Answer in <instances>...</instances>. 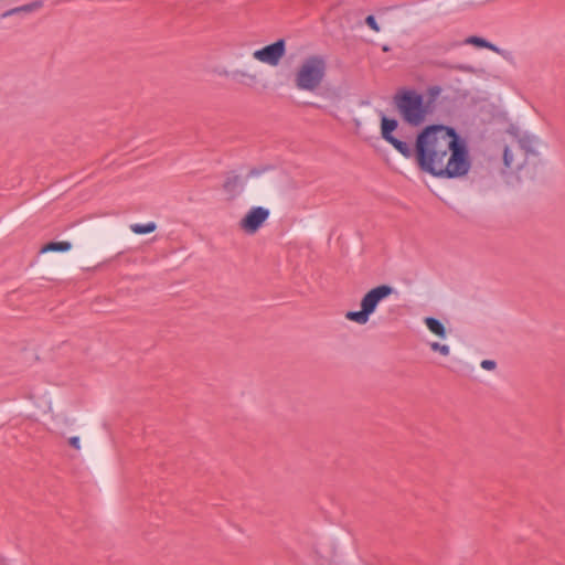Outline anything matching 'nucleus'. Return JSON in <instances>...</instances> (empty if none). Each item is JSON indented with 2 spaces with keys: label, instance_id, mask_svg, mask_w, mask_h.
Returning a JSON list of instances; mask_svg holds the SVG:
<instances>
[{
  "label": "nucleus",
  "instance_id": "obj_22",
  "mask_svg": "<svg viewBox=\"0 0 565 565\" xmlns=\"http://www.w3.org/2000/svg\"><path fill=\"white\" fill-rule=\"evenodd\" d=\"M259 173H260V171H259V170H257V169H252V170L249 171L248 175H249V177H252V175H257V174H259Z\"/></svg>",
  "mask_w": 565,
  "mask_h": 565
},
{
  "label": "nucleus",
  "instance_id": "obj_4",
  "mask_svg": "<svg viewBox=\"0 0 565 565\" xmlns=\"http://www.w3.org/2000/svg\"><path fill=\"white\" fill-rule=\"evenodd\" d=\"M394 292L390 285H380L367 291L361 300V310L348 311L345 318L359 324H365L370 316L376 310L377 305Z\"/></svg>",
  "mask_w": 565,
  "mask_h": 565
},
{
  "label": "nucleus",
  "instance_id": "obj_20",
  "mask_svg": "<svg viewBox=\"0 0 565 565\" xmlns=\"http://www.w3.org/2000/svg\"><path fill=\"white\" fill-rule=\"evenodd\" d=\"M68 444H70L73 448H75V449H79V438H78V437H76V436L71 437V438L68 439Z\"/></svg>",
  "mask_w": 565,
  "mask_h": 565
},
{
  "label": "nucleus",
  "instance_id": "obj_9",
  "mask_svg": "<svg viewBox=\"0 0 565 565\" xmlns=\"http://www.w3.org/2000/svg\"><path fill=\"white\" fill-rule=\"evenodd\" d=\"M425 324L430 332L438 335L439 338L444 339L446 337V328L438 319L427 317L425 318Z\"/></svg>",
  "mask_w": 565,
  "mask_h": 565
},
{
  "label": "nucleus",
  "instance_id": "obj_3",
  "mask_svg": "<svg viewBox=\"0 0 565 565\" xmlns=\"http://www.w3.org/2000/svg\"><path fill=\"white\" fill-rule=\"evenodd\" d=\"M393 103L403 120L408 125L419 126L424 122L427 110L424 97L417 92L401 89L394 95Z\"/></svg>",
  "mask_w": 565,
  "mask_h": 565
},
{
  "label": "nucleus",
  "instance_id": "obj_6",
  "mask_svg": "<svg viewBox=\"0 0 565 565\" xmlns=\"http://www.w3.org/2000/svg\"><path fill=\"white\" fill-rule=\"evenodd\" d=\"M285 54L286 42L284 39H279L271 44H268L259 50H256L253 53V57L270 66H277Z\"/></svg>",
  "mask_w": 565,
  "mask_h": 565
},
{
  "label": "nucleus",
  "instance_id": "obj_10",
  "mask_svg": "<svg viewBox=\"0 0 565 565\" xmlns=\"http://www.w3.org/2000/svg\"><path fill=\"white\" fill-rule=\"evenodd\" d=\"M72 248V244L70 242H50L47 244H45L42 248H41V253H46V252H67Z\"/></svg>",
  "mask_w": 565,
  "mask_h": 565
},
{
  "label": "nucleus",
  "instance_id": "obj_7",
  "mask_svg": "<svg viewBox=\"0 0 565 565\" xmlns=\"http://www.w3.org/2000/svg\"><path fill=\"white\" fill-rule=\"evenodd\" d=\"M269 211L263 206L252 207L239 221V227L247 234H255L268 218Z\"/></svg>",
  "mask_w": 565,
  "mask_h": 565
},
{
  "label": "nucleus",
  "instance_id": "obj_5",
  "mask_svg": "<svg viewBox=\"0 0 565 565\" xmlns=\"http://www.w3.org/2000/svg\"><path fill=\"white\" fill-rule=\"evenodd\" d=\"M398 121L394 118L386 117L381 111V136L388 142L396 151H398L406 159L415 158L417 162V139L415 140L414 147L403 140L397 139L393 132L397 129Z\"/></svg>",
  "mask_w": 565,
  "mask_h": 565
},
{
  "label": "nucleus",
  "instance_id": "obj_21",
  "mask_svg": "<svg viewBox=\"0 0 565 565\" xmlns=\"http://www.w3.org/2000/svg\"><path fill=\"white\" fill-rule=\"evenodd\" d=\"M19 12H22L21 7L13 8V9H10V10L6 11V12L2 14V17L13 15V14L19 13Z\"/></svg>",
  "mask_w": 565,
  "mask_h": 565
},
{
  "label": "nucleus",
  "instance_id": "obj_15",
  "mask_svg": "<svg viewBox=\"0 0 565 565\" xmlns=\"http://www.w3.org/2000/svg\"><path fill=\"white\" fill-rule=\"evenodd\" d=\"M222 75L224 76H228L230 75V72L227 71H224L223 73H221ZM231 75L236 78V77H247L249 78L252 82H255L256 81V75L254 74H247L246 72L244 71H241V70H236L234 72L231 73Z\"/></svg>",
  "mask_w": 565,
  "mask_h": 565
},
{
  "label": "nucleus",
  "instance_id": "obj_16",
  "mask_svg": "<svg viewBox=\"0 0 565 565\" xmlns=\"http://www.w3.org/2000/svg\"><path fill=\"white\" fill-rule=\"evenodd\" d=\"M503 162L507 168L512 169L513 168V154L509 147L504 148L503 151Z\"/></svg>",
  "mask_w": 565,
  "mask_h": 565
},
{
  "label": "nucleus",
  "instance_id": "obj_19",
  "mask_svg": "<svg viewBox=\"0 0 565 565\" xmlns=\"http://www.w3.org/2000/svg\"><path fill=\"white\" fill-rule=\"evenodd\" d=\"M495 362L493 360H483L481 362V367L484 369V370H488V371H491V370H494L495 369Z\"/></svg>",
  "mask_w": 565,
  "mask_h": 565
},
{
  "label": "nucleus",
  "instance_id": "obj_12",
  "mask_svg": "<svg viewBox=\"0 0 565 565\" xmlns=\"http://www.w3.org/2000/svg\"><path fill=\"white\" fill-rule=\"evenodd\" d=\"M156 228H157V225L154 222H149L147 224H131L130 225V230L135 234H139V235L152 233L156 231Z\"/></svg>",
  "mask_w": 565,
  "mask_h": 565
},
{
  "label": "nucleus",
  "instance_id": "obj_11",
  "mask_svg": "<svg viewBox=\"0 0 565 565\" xmlns=\"http://www.w3.org/2000/svg\"><path fill=\"white\" fill-rule=\"evenodd\" d=\"M465 43L476 45L477 47L489 49L493 52H499V49L494 44H492L491 42H488L483 38H479V36H475V35L469 36L468 39H466Z\"/></svg>",
  "mask_w": 565,
  "mask_h": 565
},
{
  "label": "nucleus",
  "instance_id": "obj_17",
  "mask_svg": "<svg viewBox=\"0 0 565 565\" xmlns=\"http://www.w3.org/2000/svg\"><path fill=\"white\" fill-rule=\"evenodd\" d=\"M42 4H43L42 1L38 0V1H33L31 3L21 6V9H22V12L29 13V12L40 9L42 7Z\"/></svg>",
  "mask_w": 565,
  "mask_h": 565
},
{
  "label": "nucleus",
  "instance_id": "obj_14",
  "mask_svg": "<svg viewBox=\"0 0 565 565\" xmlns=\"http://www.w3.org/2000/svg\"><path fill=\"white\" fill-rule=\"evenodd\" d=\"M429 347L433 351L439 352L441 355L445 356L449 355L450 353L449 347L446 344H440L439 342H430Z\"/></svg>",
  "mask_w": 565,
  "mask_h": 565
},
{
  "label": "nucleus",
  "instance_id": "obj_1",
  "mask_svg": "<svg viewBox=\"0 0 565 565\" xmlns=\"http://www.w3.org/2000/svg\"><path fill=\"white\" fill-rule=\"evenodd\" d=\"M417 166L437 178L466 175L471 167L467 141L455 128L430 125L417 135Z\"/></svg>",
  "mask_w": 565,
  "mask_h": 565
},
{
  "label": "nucleus",
  "instance_id": "obj_2",
  "mask_svg": "<svg viewBox=\"0 0 565 565\" xmlns=\"http://www.w3.org/2000/svg\"><path fill=\"white\" fill-rule=\"evenodd\" d=\"M327 73V61L322 55H310L303 60L295 74V85L300 90L315 92Z\"/></svg>",
  "mask_w": 565,
  "mask_h": 565
},
{
  "label": "nucleus",
  "instance_id": "obj_18",
  "mask_svg": "<svg viewBox=\"0 0 565 565\" xmlns=\"http://www.w3.org/2000/svg\"><path fill=\"white\" fill-rule=\"evenodd\" d=\"M365 23L369 28H371L373 31L375 32H379L380 31V26L376 22V19L374 18V15H367L365 18Z\"/></svg>",
  "mask_w": 565,
  "mask_h": 565
},
{
  "label": "nucleus",
  "instance_id": "obj_8",
  "mask_svg": "<svg viewBox=\"0 0 565 565\" xmlns=\"http://www.w3.org/2000/svg\"><path fill=\"white\" fill-rule=\"evenodd\" d=\"M223 190L228 200H235L244 190V180L234 171L227 172L223 182Z\"/></svg>",
  "mask_w": 565,
  "mask_h": 565
},
{
  "label": "nucleus",
  "instance_id": "obj_13",
  "mask_svg": "<svg viewBox=\"0 0 565 565\" xmlns=\"http://www.w3.org/2000/svg\"><path fill=\"white\" fill-rule=\"evenodd\" d=\"M438 65L441 68L456 70V71H460V72H472L473 71V68L471 66H468L465 64H450L446 61H440V63H438Z\"/></svg>",
  "mask_w": 565,
  "mask_h": 565
}]
</instances>
